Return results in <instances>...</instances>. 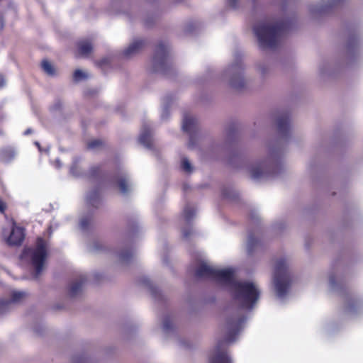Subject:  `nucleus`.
I'll use <instances>...</instances> for the list:
<instances>
[{
  "label": "nucleus",
  "mask_w": 363,
  "mask_h": 363,
  "mask_svg": "<svg viewBox=\"0 0 363 363\" xmlns=\"http://www.w3.org/2000/svg\"><path fill=\"white\" fill-rule=\"evenodd\" d=\"M16 155V150L11 147H6L0 150V160L4 162H11Z\"/></svg>",
  "instance_id": "nucleus-14"
},
{
  "label": "nucleus",
  "mask_w": 363,
  "mask_h": 363,
  "mask_svg": "<svg viewBox=\"0 0 363 363\" xmlns=\"http://www.w3.org/2000/svg\"><path fill=\"white\" fill-rule=\"evenodd\" d=\"M43 71L50 76L55 74V69L53 65L47 60H43L41 63Z\"/></svg>",
  "instance_id": "nucleus-21"
},
{
  "label": "nucleus",
  "mask_w": 363,
  "mask_h": 363,
  "mask_svg": "<svg viewBox=\"0 0 363 363\" xmlns=\"http://www.w3.org/2000/svg\"><path fill=\"white\" fill-rule=\"evenodd\" d=\"M244 321L245 318L240 311L228 316L225 325V340L219 341L211 351L208 363H233L227 346L236 340Z\"/></svg>",
  "instance_id": "nucleus-2"
},
{
  "label": "nucleus",
  "mask_w": 363,
  "mask_h": 363,
  "mask_svg": "<svg viewBox=\"0 0 363 363\" xmlns=\"http://www.w3.org/2000/svg\"><path fill=\"white\" fill-rule=\"evenodd\" d=\"M6 84V80L4 77L0 74V88L4 86Z\"/></svg>",
  "instance_id": "nucleus-36"
},
{
  "label": "nucleus",
  "mask_w": 363,
  "mask_h": 363,
  "mask_svg": "<svg viewBox=\"0 0 363 363\" xmlns=\"http://www.w3.org/2000/svg\"><path fill=\"white\" fill-rule=\"evenodd\" d=\"M5 210V205L2 202V201L0 199V212L3 213Z\"/></svg>",
  "instance_id": "nucleus-37"
},
{
  "label": "nucleus",
  "mask_w": 363,
  "mask_h": 363,
  "mask_svg": "<svg viewBox=\"0 0 363 363\" xmlns=\"http://www.w3.org/2000/svg\"><path fill=\"white\" fill-rule=\"evenodd\" d=\"M4 27V19L3 17L0 15V30H2Z\"/></svg>",
  "instance_id": "nucleus-39"
},
{
  "label": "nucleus",
  "mask_w": 363,
  "mask_h": 363,
  "mask_svg": "<svg viewBox=\"0 0 363 363\" xmlns=\"http://www.w3.org/2000/svg\"><path fill=\"white\" fill-rule=\"evenodd\" d=\"M91 45L88 41H82L78 44V50L83 55H88L91 51Z\"/></svg>",
  "instance_id": "nucleus-19"
},
{
  "label": "nucleus",
  "mask_w": 363,
  "mask_h": 363,
  "mask_svg": "<svg viewBox=\"0 0 363 363\" xmlns=\"http://www.w3.org/2000/svg\"><path fill=\"white\" fill-rule=\"evenodd\" d=\"M87 77H88V75H87L86 72H85L84 71L81 70V69H77L74 72V75H73L74 79L76 82H79L84 79H86Z\"/></svg>",
  "instance_id": "nucleus-27"
},
{
  "label": "nucleus",
  "mask_w": 363,
  "mask_h": 363,
  "mask_svg": "<svg viewBox=\"0 0 363 363\" xmlns=\"http://www.w3.org/2000/svg\"><path fill=\"white\" fill-rule=\"evenodd\" d=\"M116 182H117L119 189L123 194H126L128 192L131 184L128 181L127 175L124 172H122L120 175L117 176Z\"/></svg>",
  "instance_id": "nucleus-15"
},
{
  "label": "nucleus",
  "mask_w": 363,
  "mask_h": 363,
  "mask_svg": "<svg viewBox=\"0 0 363 363\" xmlns=\"http://www.w3.org/2000/svg\"><path fill=\"white\" fill-rule=\"evenodd\" d=\"M286 25L275 20H265L257 23L253 31L262 50L277 48L286 32Z\"/></svg>",
  "instance_id": "nucleus-3"
},
{
  "label": "nucleus",
  "mask_w": 363,
  "mask_h": 363,
  "mask_svg": "<svg viewBox=\"0 0 363 363\" xmlns=\"http://www.w3.org/2000/svg\"><path fill=\"white\" fill-rule=\"evenodd\" d=\"M278 130L282 135H286L290 130V122L288 116H280L277 121Z\"/></svg>",
  "instance_id": "nucleus-16"
},
{
  "label": "nucleus",
  "mask_w": 363,
  "mask_h": 363,
  "mask_svg": "<svg viewBox=\"0 0 363 363\" xmlns=\"http://www.w3.org/2000/svg\"><path fill=\"white\" fill-rule=\"evenodd\" d=\"M180 167L182 170L186 174H190L194 171L193 165L186 157L182 159Z\"/></svg>",
  "instance_id": "nucleus-20"
},
{
  "label": "nucleus",
  "mask_w": 363,
  "mask_h": 363,
  "mask_svg": "<svg viewBox=\"0 0 363 363\" xmlns=\"http://www.w3.org/2000/svg\"><path fill=\"white\" fill-rule=\"evenodd\" d=\"M48 255V242L38 238L33 247L24 250L22 258L30 261L35 271V277H38L45 269Z\"/></svg>",
  "instance_id": "nucleus-5"
},
{
  "label": "nucleus",
  "mask_w": 363,
  "mask_h": 363,
  "mask_svg": "<svg viewBox=\"0 0 363 363\" xmlns=\"http://www.w3.org/2000/svg\"><path fill=\"white\" fill-rule=\"evenodd\" d=\"M197 125V120L191 115H184L182 121V128L184 131L191 133Z\"/></svg>",
  "instance_id": "nucleus-13"
},
{
  "label": "nucleus",
  "mask_w": 363,
  "mask_h": 363,
  "mask_svg": "<svg viewBox=\"0 0 363 363\" xmlns=\"http://www.w3.org/2000/svg\"><path fill=\"white\" fill-rule=\"evenodd\" d=\"M238 0H228V5L232 8H236L238 6Z\"/></svg>",
  "instance_id": "nucleus-33"
},
{
  "label": "nucleus",
  "mask_w": 363,
  "mask_h": 363,
  "mask_svg": "<svg viewBox=\"0 0 363 363\" xmlns=\"http://www.w3.org/2000/svg\"><path fill=\"white\" fill-rule=\"evenodd\" d=\"M244 69L245 66L241 60H236L224 71L223 77L228 78L229 84L232 87L240 89L245 84L243 75Z\"/></svg>",
  "instance_id": "nucleus-7"
},
{
  "label": "nucleus",
  "mask_w": 363,
  "mask_h": 363,
  "mask_svg": "<svg viewBox=\"0 0 363 363\" xmlns=\"http://www.w3.org/2000/svg\"><path fill=\"white\" fill-rule=\"evenodd\" d=\"M132 256L133 252L130 250L123 251L118 255L120 260L123 262H128Z\"/></svg>",
  "instance_id": "nucleus-28"
},
{
  "label": "nucleus",
  "mask_w": 363,
  "mask_h": 363,
  "mask_svg": "<svg viewBox=\"0 0 363 363\" xmlns=\"http://www.w3.org/2000/svg\"><path fill=\"white\" fill-rule=\"evenodd\" d=\"M24 235L23 228L13 223L10 235L6 238V242L9 245H21L24 239Z\"/></svg>",
  "instance_id": "nucleus-9"
},
{
  "label": "nucleus",
  "mask_w": 363,
  "mask_h": 363,
  "mask_svg": "<svg viewBox=\"0 0 363 363\" xmlns=\"http://www.w3.org/2000/svg\"><path fill=\"white\" fill-rule=\"evenodd\" d=\"M362 303L359 301H354L352 303L348 304L347 306V311L348 313H355L361 307Z\"/></svg>",
  "instance_id": "nucleus-26"
},
{
  "label": "nucleus",
  "mask_w": 363,
  "mask_h": 363,
  "mask_svg": "<svg viewBox=\"0 0 363 363\" xmlns=\"http://www.w3.org/2000/svg\"><path fill=\"white\" fill-rule=\"evenodd\" d=\"M288 262L285 258L275 261L272 278V289L280 300H284L289 294L291 278L288 269Z\"/></svg>",
  "instance_id": "nucleus-4"
},
{
  "label": "nucleus",
  "mask_w": 363,
  "mask_h": 363,
  "mask_svg": "<svg viewBox=\"0 0 363 363\" xmlns=\"http://www.w3.org/2000/svg\"><path fill=\"white\" fill-rule=\"evenodd\" d=\"M11 301L8 300H0V314L6 312L10 307Z\"/></svg>",
  "instance_id": "nucleus-29"
},
{
  "label": "nucleus",
  "mask_w": 363,
  "mask_h": 363,
  "mask_svg": "<svg viewBox=\"0 0 363 363\" xmlns=\"http://www.w3.org/2000/svg\"><path fill=\"white\" fill-rule=\"evenodd\" d=\"M278 164L272 160L256 162L249 167L251 177L255 180L265 179L278 173Z\"/></svg>",
  "instance_id": "nucleus-6"
},
{
  "label": "nucleus",
  "mask_w": 363,
  "mask_h": 363,
  "mask_svg": "<svg viewBox=\"0 0 363 363\" xmlns=\"http://www.w3.org/2000/svg\"><path fill=\"white\" fill-rule=\"evenodd\" d=\"M26 293L22 291H13L11 294V303H18L21 301L26 296Z\"/></svg>",
  "instance_id": "nucleus-22"
},
{
  "label": "nucleus",
  "mask_w": 363,
  "mask_h": 363,
  "mask_svg": "<svg viewBox=\"0 0 363 363\" xmlns=\"http://www.w3.org/2000/svg\"><path fill=\"white\" fill-rule=\"evenodd\" d=\"M102 145V143L99 140H94L90 141L88 143V147L91 150H95L97 147H100Z\"/></svg>",
  "instance_id": "nucleus-30"
},
{
  "label": "nucleus",
  "mask_w": 363,
  "mask_h": 363,
  "mask_svg": "<svg viewBox=\"0 0 363 363\" xmlns=\"http://www.w3.org/2000/svg\"><path fill=\"white\" fill-rule=\"evenodd\" d=\"M31 132H32V130H31V129H30V128H28V129H27V130L25 131L24 134H25V135H28V134L31 133Z\"/></svg>",
  "instance_id": "nucleus-41"
},
{
  "label": "nucleus",
  "mask_w": 363,
  "mask_h": 363,
  "mask_svg": "<svg viewBox=\"0 0 363 363\" xmlns=\"http://www.w3.org/2000/svg\"><path fill=\"white\" fill-rule=\"evenodd\" d=\"M35 145L38 147L39 150H40V151H41V147H40V146L39 143L35 142Z\"/></svg>",
  "instance_id": "nucleus-42"
},
{
  "label": "nucleus",
  "mask_w": 363,
  "mask_h": 363,
  "mask_svg": "<svg viewBox=\"0 0 363 363\" xmlns=\"http://www.w3.org/2000/svg\"><path fill=\"white\" fill-rule=\"evenodd\" d=\"M188 145H189V147H194V138H193L192 136L190 137V140H189Z\"/></svg>",
  "instance_id": "nucleus-38"
},
{
  "label": "nucleus",
  "mask_w": 363,
  "mask_h": 363,
  "mask_svg": "<svg viewBox=\"0 0 363 363\" xmlns=\"http://www.w3.org/2000/svg\"><path fill=\"white\" fill-rule=\"evenodd\" d=\"M183 235H184V237H186H186H188L189 233H188L187 232H186V231H184V232H183Z\"/></svg>",
  "instance_id": "nucleus-43"
},
{
  "label": "nucleus",
  "mask_w": 363,
  "mask_h": 363,
  "mask_svg": "<svg viewBox=\"0 0 363 363\" xmlns=\"http://www.w3.org/2000/svg\"><path fill=\"white\" fill-rule=\"evenodd\" d=\"M75 169H77V166L74 164L70 169V173L75 177H78L79 174L75 171Z\"/></svg>",
  "instance_id": "nucleus-34"
},
{
  "label": "nucleus",
  "mask_w": 363,
  "mask_h": 363,
  "mask_svg": "<svg viewBox=\"0 0 363 363\" xmlns=\"http://www.w3.org/2000/svg\"><path fill=\"white\" fill-rule=\"evenodd\" d=\"M168 115H169V111H168L167 108L164 107L162 111L161 117L162 119H167L168 117Z\"/></svg>",
  "instance_id": "nucleus-32"
},
{
  "label": "nucleus",
  "mask_w": 363,
  "mask_h": 363,
  "mask_svg": "<svg viewBox=\"0 0 363 363\" xmlns=\"http://www.w3.org/2000/svg\"><path fill=\"white\" fill-rule=\"evenodd\" d=\"M174 328V324L169 317H164L162 320V330L164 333L170 332Z\"/></svg>",
  "instance_id": "nucleus-24"
},
{
  "label": "nucleus",
  "mask_w": 363,
  "mask_h": 363,
  "mask_svg": "<svg viewBox=\"0 0 363 363\" xmlns=\"http://www.w3.org/2000/svg\"><path fill=\"white\" fill-rule=\"evenodd\" d=\"M144 45V40L140 38L135 39L132 43H130L128 48L124 50L123 55L125 57H130L138 53L143 49Z\"/></svg>",
  "instance_id": "nucleus-11"
},
{
  "label": "nucleus",
  "mask_w": 363,
  "mask_h": 363,
  "mask_svg": "<svg viewBox=\"0 0 363 363\" xmlns=\"http://www.w3.org/2000/svg\"><path fill=\"white\" fill-rule=\"evenodd\" d=\"M54 165L57 169H60L62 167V163L60 160L57 159L54 162Z\"/></svg>",
  "instance_id": "nucleus-35"
},
{
  "label": "nucleus",
  "mask_w": 363,
  "mask_h": 363,
  "mask_svg": "<svg viewBox=\"0 0 363 363\" xmlns=\"http://www.w3.org/2000/svg\"><path fill=\"white\" fill-rule=\"evenodd\" d=\"M342 0H322L310 7L313 13H323L340 3Z\"/></svg>",
  "instance_id": "nucleus-10"
},
{
  "label": "nucleus",
  "mask_w": 363,
  "mask_h": 363,
  "mask_svg": "<svg viewBox=\"0 0 363 363\" xmlns=\"http://www.w3.org/2000/svg\"><path fill=\"white\" fill-rule=\"evenodd\" d=\"M196 276L211 279L228 290L235 303L242 308H252L259 298L261 291L259 285L250 280L237 281L233 268L218 269L206 261H201L196 269Z\"/></svg>",
  "instance_id": "nucleus-1"
},
{
  "label": "nucleus",
  "mask_w": 363,
  "mask_h": 363,
  "mask_svg": "<svg viewBox=\"0 0 363 363\" xmlns=\"http://www.w3.org/2000/svg\"><path fill=\"white\" fill-rule=\"evenodd\" d=\"M257 240L252 236L250 235L247 241V250L248 253H251L253 249L257 245Z\"/></svg>",
  "instance_id": "nucleus-25"
},
{
  "label": "nucleus",
  "mask_w": 363,
  "mask_h": 363,
  "mask_svg": "<svg viewBox=\"0 0 363 363\" xmlns=\"http://www.w3.org/2000/svg\"><path fill=\"white\" fill-rule=\"evenodd\" d=\"M84 281V277H80L79 279L72 281L69 289V296L72 297L77 296L82 291Z\"/></svg>",
  "instance_id": "nucleus-17"
},
{
  "label": "nucleus",
  "mask_w": 363,
  "mask_h": 363,
  "mask_svg": "<svg viewBox=\"0 0 363 363\" xmlns=\"http://www.w3.org/2000/svg\"><path fill=\"white\" fill-rule=\"evenodd\" d=\"M139 142L147 148L152 147V135L151 128L149 124H145L143 125L140 135Z\"/></svg>",
  "instance_id": "nucleus-12"
},
{
  "label": "nucleus",
  "mask_w": 363,
  "mask_h": 363,
  "mask_svg": "<svg viewBox=\"0 0 363 363\" xmlns=\"http://www.w3.org/2000/svg\"><path fill=\"white\" fill-rule=\"evenodd\" d=\"M86 202L93 207H97L100 203L99 192L96 190L89 191L86 196Z\"/></svg>",
  "instance_id": "nucleus-18"
},
{
  "label": "nucleus",
  "mask_w": 363,
  "mask_h": 363,
  "mask_svg": "<svg viewBox=\"0 0 363 363\" xmlns=\"http://www.w3.org/2000/svg\"><path fill=\"white\" fill-rule=\"evenodd\" d=\"M169 64V47L164 43L157 45L152 58L153 71L165 72Z\"/></svg>",
  "instance_id": "nucleus-8"
},
{
  "label": "nucleus",
  "mask_w": 363,
  "mask_h": 363,
  "mask_svg": "<svg viewBox=\"0 0 363 363\" xmlns=\"http://www.w3.org/2000/svg\"><path fill=\"white\" fill-rule=\"evenodd\" d=\"M196 214L195 208L190 206L187 205L183 211V216L186 221H189Z\"/></svg>",
  "instance_id": "nucleus-23"
},
{
  "label": "nucleus",
  "mask_w": 363,
  "mask_h": 363,
  "mask_svg": "<svg viewBox=\"0 0 363 363\" xmlns=\"http://www.w3.org/2000/svg\"><path fill=\"white\" fill-rule=\"evenodd\" d=\"M330 284L331 286H333L335 285V278H334V277H330Z\"/></svg>",
  "instance_id": "nucleus-40"
},
{
  "label": "nucleus",
  "mask_w": 363,
  "mask_h": 363,
  "mask_svg": "<svg viewBox=\"0 0 363 363\" xmlns=\"http://www.w3.org/2000/svg\"><path fill=\"white\" fill-rule=\"evenodd\" d=\"M89 222V218L82 219L81 221H80V226H81V228L82 229H85L88 226Z\"/></svg>",
  "instance_id": "nucleus-31"
}]
</instances>
